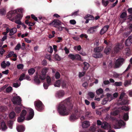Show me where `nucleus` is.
Returning a JSON list of instances; mask_svg holds the SVG:
<instances>
[{
    "label": "nucleus",
    "instance_id": "1",
    "mask_svg": "<svg viewBox=\"0 0 132 132\" xmlns=\"http://www.w3.org/2000/svg\"><path fill=\"white\" fill-rule=\"evenodd\" d=\"M70 98L68 97L60 103L57 108V110L60 115L67 116L72 109L71 107H69L70 104Z\"/></svg>",
    "mask_w": 132,
    "mask_h": 132
},
{
    "label": "nucleus",
    "instance_id": "2",
    "mask_svg": "<svg viewBox=\"0 0 132 132\" xmlns=\"http://www.w3.org/2000/svg\"><path fill=\"white\" fill-rule=\"evenodd\" d=\"M17 10H12L9 12L7 14V18L12 21L15 22L19 25L21 24L20 20L22 17V14H18Z\"/></svg>",
    "mask_w": 132,
    "mask_h": 132
},
{
    "label": "nucleus",
    "instance_id": "3",
    "mask_svg": "<svg viewBox=\"0 0 132 132\" xmlns=\"http://www.w3.org/2000/svg\"><path fill=\"white\" fill-rule=\"evenodd\" d=\"M34 105L36 109L39 111L41 112L44 109V106L40 101H35Z\"/></svg>",
    "mask_w": 132,
    "mask_h": 132
},
{
    "label": "nucleus",
    "instance_id": "4",
    "mask_svg": "<svg viewBox=\"0 0 132 132\" xmlns=\"http://www.w3.org/2000/svg\"><path fill=\"white\" fill-rule=\"evenodd\" d=\"M11 100L13 104L15 105H20L21 104V99L19 96H14Z\"/></svg>",
    "mask_w": 132,
    "mask_h": 132
},
{
    "label": "nucleus",
    "instance_id": "5",
    "mask_svg": "<svg viewBox=\"0 0 132 132\" xmlns=\"http://www.w3.org/2000/svg\"><path fill=\"white\" fill-rule=\"evenodd\" d=\"M26 111L24 110H23L20 114V116L18 118V121L19 122H23L25 120L24 117L26 115Z\"/></svg>",
    "mask_w": 132,
    "mask_h": 132
},
{
    "label": "nucleus",
    "instance_id": "6",
    "mask_svg": "<svg viewBox=\"0 0 132 132\" xmlns=\"http://www.w3.org/2000/svg\"><path fill=\"white\" fill-rule=\"evenodd\" d=\"M48 70V69L44 67L42 70V73L39 75V78L42 80H44L46 78V73Z\"/></svg>",
    "mask_w": 132,
    "mask_h": 132
},
{
    "label": "nucleus",
    "instance_id": "7",
    "mask_svg": "<svg viewBox=\"0 0 132 132\" xmlns=\"http://www.w3.org/2000/svg\"><path fill=\"white\" fill-rule=\"evenodd\" d=\"M125 60L123 58H120L117 60L115 63L116 68H118L121 66Z\"/></svg>",
    "mask_w": 132,
    "mask_h": 132
},
{
    "label": "nucleus",
    "instance_id": "8",
    "mask_svg": "<svg viewBox=\"0 0 132 132\" xmlns=\"http://www.w3.org/2000/svg\"><path fill=\"white\" fill-rule=\"evenodd\" d=\"M29 114L26 118V120H29L32 119L34 116V110L30 108L29 109Z\"/></svg>",
    "mask_w": 132,
    "mask_h": 132
},
{
    "label": "nucleus",
    "instance_id": "9",
    "mask_svg": "<svg viewBox=\"0 0 132 132\" xmlns=\"http://www.w3.org/2000/svg\"><path fill=\"white\" fill-rule=\"evenodd\" d=\"M98 27V26H95L90 27L87 30V32L89 34H93L97 31V29Z\"/></svg>",
    "mask_w": 132,
    "mask_h": 132
},
{
    "label": "nucleus",
    "instance_id": "10",
    "mask_svg": "<svg viewBox=\"0 0 132 132\" xmlns=\"http://www.w3.org/2000/svg\"><path fill=\"white\" fill-rule=\"evenodd\" d=\"M132 43V36L129 37L125 42V45L127 46H129Z\"/></svg>",
    "mask_w": 132,
    "mask_h": 132
},
{
    "label": "nucleus",
    "instance_id": "11",
    "mask_svg": "<svg viewBox=\"0 0 132 132\" xmlns=\"http://www.w3.org/2000/svg\"><path fill=\"white\" fill-rule=\"evenodd\" d=\"M101 127L102 128L104 129L108 130L111 128V126L108 123L105 122H103L102 123Z\"/></svg>",
    "mask_w": 132,
    "mask_h": 132
},
{
    "label": "nucleus",
    "instance_id": "12",
    "mask_svg": "<svg viewBox=\"0 0 132 132\" xmlns=\"http://www.w3.org/2000/svg\"><path fill=\"white\" fill-rule=\"evenodd\" d=\"M122 46L119 43L117 44L114 47V53H117L122 48Z\"/></svg>",
    "mask_w": 132,
    "mask_h": 132
},
{
    "label": "nucleus",
    "instance_id": "13",
    "mask_svg": "<svg viewBox=\"0 0 132 132\" xmlns=\"http://www.w3.org/2000/svg\"><path fill=\"white\" fill-rule=\"evenodd\" d=\"M109 28L108 25H106L103 27L101 30L100 32V34L102 35L105 33L108 30Z\"/></svg>",
    "mask_w": 132,
    "mask_h": 132
},
{
    "label": "nucleus",
    "instance_id": "14",
    "mask_svg": "<svg viewBox=\"0 0 132 132\" xmlns=\"http://www.w3.org/2000/svg\"><path fill=\"white\" fill-rule=\"evenodd\" d=\"M61 22L58 20L54 19L52 22L50 23V26L54 25H56V26H59L60 25Z\"/></svg>",
    "mask_w": 132,
    "mask_h": 132
},
{
    "label": "nucleus",
    "instance_id": "15",
    "mask_svg": "<svg viewBox=\"0 0 132 132\" xmlns=\"http://www.w3.org/2000/svg\"><path fill=\"white\" fill-rule=\"evenodd\" d=\"M56 94L59 98H60L63 97L65 94V93L63 90H60L57 91Z\"/></svg>",
    "mask_w": 132,
    "mask_h": 132
},
{
    "label": "nucleus",
    "instance_id": "16",
    "mask_svg": "<svg viewBox=\"0 0 132 132\" xmlns=\"http://www.w3.org/2000/svg\"><path fill=\"white\" fill-rule=\"evenodd\" d=\"M16 129L19 132H23L24 130V128L22 125H19L17 126Z\"/></svg>",
    "mask_w": 132,
    "mask_h": 132
},
{
    "label": "nucleus",
    "instance_id": "17",
    "mask_svg": "<svg viewBox=\"0 0 132 132\" xmlns=\"http://www.w3.org/2000/svg\"><path fill=\"white\" fill-rule=\"evenodd\" d=\"M37 72H36V75L35 77L34 80L35 83L37 84H39L40 82V81L39 79V75H38L37 74Z\"/></svg>",
    "mask_w": 132,
    "mask_h": 132
},
{
    "label": "nucleus",
    "instance_id": "18",
    "mask_svg": "<svg viewBox=\"0 0 132 132\" xmlns=\"http://www.w3.org/2000/svg\"><path fill=\"white\" fill-rule=\"evenodd\" d=\"M17 29L15 28H13L10 29L9 35L10 36H12L15 33L17 32Z\"/></svg>",
    "mask_w": 132,
    "mask_h": 132
},
{
    "label": "nucleus",
    "instance_id": "19",
    "mask_svg": "<svg viewBox=\"0 0 132 132\" xmlns=\"http://www.w3.org/2000/svg\"><path fill=\"white\" fill-rule=\"evenodd\" d=\"M102 56V54L100 52H95V54L93 55V56L96 58H101Z\"/></svg>",
    "mask_w": 132,
    "mask_h": 132
},
{
    "label": "nucleus",
    "instance_id": "20",
    "mask_svg": "<svg viewBox=\"0 0 132 132\" xmlns=\"http://www.w3.org/2000/svg\"><path fill=\"white\" fill-rule=\"evenodd\" d=\"M1 126L2 131H5L7 128V127L4 121L1 122Z\"/></svg>",
    "mask_w": 132,
    "mask_h": 132
},
{
    "label": "nucleus",
    "instance_id": "21",
    "mask_svg": "<svg viewBox=\"0 0 132 132\" xmlns=\"http://www.w3.org/2000/svg\"><path fill=\"white\" fill-rule=\"evenodd\" d=\"M89 123L88 121H85L82 124V127L84 128H86L89 126Z\"/></svg>",
    "mask_w": 132,
    "mask_h": 132
},
{
    "label": "nucleus",
    "instance_id": "22",
    "mask_svg": "<svg viewBox=\"0 0 132 132\" xmlns=\"http://www.w3.org/2000/svg\"><path fill=\"white\" fill-rule=\"evenodd\" d=\"M68 82L65 81H63L62 83L61 87L62 88H67L68 87Z\"/></svg>",
    "mask_w": 132,
    "mask_h": 132
},
{
    "label": "nucleus",
    "instance_id": "23",
    "mask_svg": "<svg viewBox=\"0 0 132 132\" xmlns=\"http://www.w3.org/2000/svg\"><path fill=\"white\" fill-rule=\"evenodd\" d=\"M87 18L89 19V20H93L94 18V17L92 15L90 14H88L84 17L85 19H87Z\"/></svg>",
    "mask_w": 132,
    "mask_h": 132
},
{
    "label": "nucleus",
    "instance_id": "24",
    "mask_svg": "<svg viewBox=\"0 0 132 132\" xmlns=\"http://www.w3.org/2000/svg\"><path fill=\"white\" fill-rule=\"evenodd\" d=\"M111 50V47H106L104 50V53L107 55L109 54Z\"/></svg>",
    "mask_w": 132,
    "mask_h": 132
},
{
    "label": "nucleus",
    "instance_id": "25",
    "mask_svg": "<svg viewBox=\"0 0 132 132\" xmlns=\"http://www.w3.org/2000/svg\"><path fill=\"white\" fill-rule=\"evenodd\" d=\"M102 5L105 7H106L109 3V0H102Z\"/></svg>",
    "mask_w": 132,
    "mask_h": 132
},
{
    "label": "nucleus",
    "instance_id": "26",
    "mask_svg": "<svg viewBox=\"0 0 132 132\" xmlns=\"http://www.w3.org/2000/svg\"><path fill=\"white\" fill-rule=\"evenodd\" d=\"M103 49L102 47H98L94 48V51L95 52H100Z\"/></svg>",
    "mask_w": 132,
    "mask_h": 132
},
{
    "label": "nucleus",
    "instance_id": "27",
    "mask_svg": "<svg viewBox=\"0 0 132 132\" xmlns=\"http://www.w3.org/2000/svg\"><path fill=\"white\" fill-rule=\"evenodd\" d=\"M77 119V118L76 117V114L75 113L72 114L70 117V121H72Z\"/></svg>",
    "mask_w": 132,
    "mask_h": 132
},
{
    "label": "nucleus",
    "instance_id": "28",
    "mask_svg": "<svg viewBox=\"0 0 132 132\" xmlns=\"http://www.w3.org/2000/svg\"><path fill=\"white\" fill-rule=\"evenodd\" d=\"M117 124L119 127L120 128L122 126L125 125V123L123 121L120 120L118 122Z\"/></svg>",
    "mask_w": 132,
    "mask_h": 132
},
{
    "label": "nucleus",
    "instance_id": "29",
    "mask_svg": "<svg viewBox=\"0 0 132 132\" xmlns=\"http://www.w3.org/2000/svg\"><path fill=\"white\" fill-rule=\"evenodd\" d=\"M83 64L84 66V69L86 70L89 67V64L85 62H84Z\"/></svg>",
    "mask_w": 132,
    "mask_h": 132
},
{
    "label": "nucleus",
    "instance_id": "30",
    "mask_svg": "<svg viewBox=\"0 0 132 132\" xmlns=\"http://www.w3.org/2000/svg\"><path fill=\"white\" fill-rule=\"evenodd\" d=\"M16 116V114L15 112L14 111L11 112L9 114V117L10 118L12 119L14 118Z\"/></svg>",
    "mask_w": 132,
    "mask_h": 132
},
{
    "label": "nucleus",
    "instance_id": "31",
    "mask_svg": "<svg viewBox=\"0 0 132 132\" xmlns=\"http://www.w3.org/2000/svg\"><path fill=\"white\" fill-rule=\"evenodd\" d=\"M35 71L33 68H31L28 70V73L30 75H32L35 72Z\"/></svg>",
    "mask_w": 132,
    "mask_h": 132
},
{
    "label": "nucleus",
    "instance_id": "32",
    "mask_svg": "<svg viewBox=\"0 0 132 132\" xmlns=\"http://www.w3.org/2000/svg\"><path fill=\"white\" fill-rule=\"evenodd\" d=\"M124 120L126 121L127 120L129 119L128 112H127L124 113L123 117Z\"/></svg>",
    "mask_w": 132,
    "mask_h": 132
},
{
    "label": "nucleus",
    "instance_id": "33",
    "mask_svg": "<svg viewBox=\"0 0 132 132\" xmlns=\"http://www.w3.org/2000/svg\"><path fill=\"white\" fill-rule=\"evenodd\" d=\"M125 53L127 55H129L130 54L131 51L129 47H127L125 48Z\"/></svg>",
    "mask_w": 132,
    "mask_h": 132
},
{
    "label": "nucleus",
    "instance_id": "34",
    "mask_svg": "<svg viewBox=\"0 0 132 132\" xmlns=\"http://www.w3.org/2000/svg\"><path fill=\"white\" fill-rule=\"evenodd\" d=\"M103 92V90L101 88H100L99 89L97 90L96 91V93L97 95H100L102 94Z\"/></svg>",
    "mask_w": 132,
    "mask_h": 132
},
{
    "label": "nucleus",
    "instance_id": "35",
    "mask_svg": "<svg viewBox=\"0 0 132 132\" xmlns=\"http://www.w3.org/2000/svg\"><path fill=\"white\" fill-rule=\"evenodd\" d=\"M15 110L17 113H19L21 111V108L18 106H16L15 108Z\"/></svg>",
    "mask_w": 132,
    "mask_h": 132
},
{
    "label": "nucleus",
    "instance_id": "36",
    "mask_svg": "<svg viewBox=\"0 0 132 132\" xmlns=\"http://www.w3.org/2000/svg\"><path fill=\"white\" fill-rule=\"evenodd\" d=\"M91 116V113L89 112H86L85 113V116L86 118V119H89Z\"/></svg>",
    "mask_w": 132,
    "mask_h": 132
},
{
    "label": "nucleus",
    "instance_id": "37",
    "mask_svg": "<svg viewBox=\"0 0 132 132\" xmlns=\"http://www.w3.org/2000/svg\"><path fill=\"white\" fill-rule=\"evenodd\" d=\"M61 81L60 80H57L55 82L54 85L56 87H60Z\"/></svg>",
    "mask_w": 132,
    "mask_h": 132
},
{
    "label": "nucleus",
    "instance_id": "38",
    "mask_svg": "<svg viewBox=\"0 0 132 132\" xmlns=\"http://www.w3.org/2000/svg\"><path fill=\"white\" fill-rule=\"evenodd\" d=\"M79 10H78L77 11H75L72 12L70 15L71 16H77L79 15L78 13L79 12Z\"/></svg>",
    "mask_w": 132,
    "mask_h": 132
},
{
    "label": "nucleus",
    "instance_id": "39",
    "mask_svg": "<svg viewBox=\"0 0 132 132\" xmlns=\"http://www.w3.org/2000/svg\"><path fill=\"white\" fill-rule=\"evenodd\" d=\"M14 52L13 51L9 52L8 55L6 56V58H8L12 56L14 54Z\"/></svg>",
    "mask_w": 132,
    "mask_h": 132
},
{
    "label": "nucleus",
    "instance_id": "40",
    "mask_svg": "<svg viewBox=\"0 0 132 132\" xmlns=\"http://www.w3.org/2000/svg\"><path fill=\"white\" fill-rule=\"evenodd\" d=\"M25 74L24 73H22L20 75L19 79V80L20 81L22 80L25 79Z\"/></svg>",
    "mask_w": 132,
    "mask_h": 132
},
{
    "label": "nucleus",
    "instance_id": "41",
    "mask_svg": "<svg viewBox=\"0 0 132 132\" xmlns=\"http://www.w3.org/2000/svg\"><path fill=\"white\" fill-rule=\"evenodd\" d=\"M69 57L72 60H74L75 59V55L71 54H70L68 55Z\"/></svg>",
    "mask_w": 132,
    "mask_h": 132
},
{
    "label": "nucleus",
    "instance_id": "42",
    "mask_svg": "<svg viewBox=\"0 0 132 132\" xmlns=\"http://www.w3.org/2000/svg\"><path fill=\"white\" fill-rule=\"evenodd\" d=\"M20 48H21L22 49H23L22 47H21L20 44V43H19L15 47V50H19Z\"/></svg>",
    "mask_w": 132,
    "mask_h": 132
},
{
    "label": "nucleus",
    "instance_id": "43",
    "mask_svg": "<svg viewBox=\"0 0 132 132\" xmlns=\"http://www.w3.org/2000/svg\"><path fill=\"white\" fill-rule=\"evenodd\" d=\"M122 85V83L121 81L119 82H116L114 83L115 85L117 87L120 86Z\"/></svg>",
    "mask_w": 132,
    "mask_h": 132
},
{
    "label": "nucleus",
    "instance_id": "44",
    "mask_svg": "<svg viewBox=\"0 0 132 132\" xmlns=\"http://www.w3.org/2000/svg\"><path fill=\"white\" fill-rule=\"evenodd\" d=\"M13 90L12 88L11 87L9 86L7 87L6 90V91L7 93H9L11 92Z\"/></svg>",
    "mask_w": 132,
    "mask_h": 132
},
{
    "label": "nucleus",
    "instance_id": "45",
    "mask_svg": "<svg viewBox=\"0 0 132 132\" xmlns=\"http://www.w3.org/2000/svg\"><path fill=\"white\" fill-rule=\"evenodd\" d=\"M121 101H122L120 103V105H125L127 103V101L126 100L122 99Z\"/></svg>",
    "mask_w": 132,
    "mask_h": 132
},
{
    "label": "nucleus",
    "instance_id": "46",
    "mask_svg": "<svg viewBox=\"0 0 132 132\" xmlns=\"http://www.w3.org/2000/svg\"><path fill=\"white\" fill-rule=\"evenodd\" d=\"M6 13V11L4 9H0V14L2 15H4Z\"/></svg>",
    "mask_w": 132,
    "mask_h": 132
},
{
    "label": "nucleus",
    "instance_id": "47",
    "mask_svg": "<svg viewBox=\"0 0 132 132\" xmlns=\"http://www.w3.org/2000/svg\"><path fill=\"white\" fill-rule=\"evenodd\" d=\"M88 95L90 96V98H93L95 96L94 94L93 93L91 92H89L88 93Z\"/></svg>",
    "mask_w": 132,
    "mask_h": 132
},
{
    "label": "nucleus",
    "instance_id": "48",
    "mask_svg": "<svg viewBox=\"0 0 132 132\" xmlns=\"http://www.w3.org/2000/svg\"><path fill=\"white\" fill-rule=\"evenodd\" d=\"M60 74L59 72L58 71L56 72L55 75V77L56 78V79H59L60 78Z\"/></svg>",
    "mask_w": 132,
    "mask_h": 132
},
{
    "label": "nucleus",
    "instance_id": "49",
    "mask_svg": "<svg viewBox=\"0 0 132 132\" xmlns=\"http://www.w3.org/2000/svg\"><path fill=\"white\" fill-rule=\"evenodd\" d=\"M127 13L125 12H123L122 13L120 16V17L121 18H125L127 16Z\"/></svg>",
    "mask_w": 132,
    "mask_h": 132
},
{
    "label": "nucleus",
    "instance_id": "50",
    "mask_svg": "<svg viewBox=\"0 0 132 132\" xmlns=\"http://www.w3.org/2000/svg\"><path fill=\"white\" fill-rule=\"evenodd\" d=\"M50 85V84L48 83H44L43 84V86L45 89H47L48 88V86Z\"/></svg>",
    "mask_w": 132,
    "mask_h": 132
},
{
    "label": "nucleus",
    "instance_id": "51",
    "mask_svg": "<svg viewBox=\"0 0 132 132\" xmlns=\"http://www.w3.org/2000/svg\"><path fill=\"white\" fill-rule=\"evenodd\" d=\"M121 109L123 110H125L126 111H128L129 110V108L126 106H124L121 107Z\"/></svg>",
    "mask_w": 132,
    "mask_h": 132
},
{
    "label": "nucleus",
    "instance_id": "52",
    "mask_svg": "<svg viewBox=\"0 0 132 132\" xmlns=\"http://www.w3.org/2000/svg\"><path fill=\"white\" fill-rule=\"evenodd\" d=\"M23 65L22 64H19L17 66V68L19 69H22L23 68Z\"/></svg>",
    "mask_w": 132,
    "mask_h": 132
},
{
    "label": "nucleus",
    "instance_id": "53",
    "mask_svg": "<svg viewBox=\"0 0 132 132\" xmlns=\"http://www.w3.org/2000/svg\"><path fill=\"white\" fill-rule=\"evenodd\" d=\"M1 66L3 68H5L6 67V64L4 61L2 63Z\"/></svg>",
    "mask_w": 132,
    "mask_h": 132
},
{
    "label": "nucleus",
    "instance_id": "54",
    "mask_svg": "<svg viewBox=\"0 0 132 132\" xmlns=\"http://www.w3.org/2000/svg\"><path fill=\"white\" fill-rule=\"evenodd\" d=\"M79 36L81 38L84 37L86 39H87L88 37V36L85 34H82L80 35Z\"/></svg>",
    "mask_w": 132,
    "mask_h": 132
},
{
    "label": "nucleus",
    "instance_id": "55",
    "mask_svg": "<svg viewBox=\"0 0 132 132\" xmlns=\"http://www.w3.org/2000/svg\"><path fill=\"white\" fill-rule=\"evenodd\" d=\"M46 79L47 83L50 84L51 82V79L50 77L48 76H47L46 77Z\"/></svg>",
    "mask_w": 132,
    "mask_h": 132
},
{
    "label": "nucleus",
    "instance_id": "56",
    "mask_svg": "<svg viewBox=\"0 0 132 132\" xmlns=\"http://www.w3.org/2000/svg\"><path fill=\"white\" fill-rule=\"evenodd\" d=\"M83 87H85V88L86 89L87 88L88 86V83L87 82H85L82 84Z\"/></svg>",
    "mask_w": 132,
    "mask_h": 132
},
{
    "label": "nucleus",
    "instance_id": "57",
    "mask_svg": "<svg viewBox=\"0 0 132 132\" xmlns=\"http://www.w3.org/2000/svg\"><path fill=\"white\" fill-rule=\"evenodd\" d=\"M75 59L80 60L81 59V56L79 54H77L75 55Z\"/></svg>",
    "mask_w": 132,
    "mask_h": 132
},
{
    "label": "nucleus",
    "instance_id": "58",
    "mask_svg": "<svg viewBox=\"0 0 132 132\" xmlns=\"http://www.w3.org/2000/svg\"><path fill=\"white\" fill-rule=\"evenodd\" d=\"M31 18L34 19L35 21H38V19L37 17H36V16L33 14H32L31 15Z\"/></svg>",
    "mask_w": 132,
    "mask_h": 132
},
{
    "label": "nucleus",
    "instance_id": "59",
    "mask_svg": "<svg viewBox=\"0 0 132 132\" xmlns=\"http://www.w3.org/2000/svg\"><path fill=\"white\" fill-rule=\"evenodd\" d=\"M20 83L19 84L18 82L14 83L13 84V86L15 88L19 87L20 85Z\"/></svg>",
    "mask_w": 132,
    "mask_h": 132
},
{
    "label": "nucleus",
    "instance_id": "60",
    "mask_svg": "<svg viewBox=\"0 0 132 132\" xmlns=\"http://www.w3.org/2000/svg\"><path fill=\"white\" fill-rule=\"evenodd\" d=\"M125 94L124 93V92L122 93H121L120 95V96L119 97V99L121 100V101L122 100V99L123 98Z\"/></svg>",
    "mask_w": 132,
    "mask_h": 132
},
{
    "label": "nucleus",
    "instance_id": "61",
    "mask_svg": "<svg viewBox=\"0 0 132 132\" xmlns=\"http://www.w3.org/2000/svg\"><path fill=\"white\" fill-rule=\"evenodd\" d=\"M5 52V51L3 48H0V53L1 55L2 56L3 53Z\"/></svg>",
    "mask_w": 132,
    "mask_h": 132
},
{
    "label": "nucleus",
    "instance_id": "62",
    "mask_svg": "<svg viewBox=\"0 0 132 132\" xmlns=\"http://www.w3.org/2000/svg\"><path fill=\"white\" fill-rule=\"evenodd\" d=\"M53 48L51 46H50L48 48V51L50 53H51L53 52Z\"/></svg>",
    "mask_w": 132,
    "mask_h": 132
},
{
    "label": "nucleus",
    "instance_id": "63",
    "mask_svg": "<svg viewBox=\"0 0 132 132\" xmlns=\"http://www.w3.org/2000/svg\"><path fill=\"white\" fill-rule=\"evenodd\" d=\"M13 123V121H10L8 122V125L9 127L11 128H12V125Z\"/></svg>",
    "mask_w": 132,
    "mask_h": 132
},
{
    "label": "nucleus",
    "instance_id": "64",
    "mask_svg": "<svg viewBox=\"0 0 132 132\" xmlns=\"http://www.w3.org/2000/svg\"><path fill=\"white\" fill-rule=\"evenodd\" d=\"M55 57L57 60L58 61H60V57L57 54H56L55 55Z\"/></svg>",
    "mask_w": 132,
    "mask_h": 132
}]
</instances>
